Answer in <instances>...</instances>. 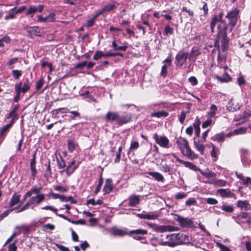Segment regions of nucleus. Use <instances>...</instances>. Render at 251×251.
<instances>
[{
	"label": "nucleus",
	"instance_id": "nucleus-20",
	"mask_svg": "<svg viewBox=\"0 0 251 251\" xmlns=\"http://www.w3.org/2000/svg\"><path fill=\"white\" fill-rule=\"evenodd\" d=\"M119 5V3L116 1H112V2L105 5L103 7V11L107 12L117 8Z\"/></svg>",
	"mask_w": 251,
	"mask_h": 251
},
{
	"label": "nucleus",
	"instance_id": "nucleus-31",
	"mask_svg": "<svg viewBox=\"0 0 251 251\" xmlns=\"http://www.w3.org/2000/svg\"><path fill=\"white\" fill-rule=\"evenodd\" d=\"M42 190V187H33L25 193V197H30L33 194H39Z\"/></svg>",
	"mask_w": 251,
	"mask_h": 251
},
{
	"label": "nucleus",
	"instance_id": "nucleus-35",
	"mask_svg": "<svg viewBox=\"0 0 251 251\" xmlns=\"http://www.w3.org/2000/svg\"><path fill=\"white\" fill-rule=\"evenodd\" d=\"M217 111V106L214 104H212L210 108L209 111L207 113V116L208 117H214L215 116Z\"/></svg>",
	"mask_w": 251,
	"mask_h": 251
},
{
	"label": "nucleus",
	"instance_id": "nucleus-38",
	"mask_svg": "<svg viewBox=\"0 0 251 251\" xmlns=\"http://www.w3.org/2000/svg\"><path fill=\"white\" fill-rule=\"evenodd\" d=\"M11 39L8 36H5L2 38L0 39V47H3L4 44H9L10 43Z\"/></svg>",
	"mask_w": 251,
	"mask_h": 251
},
{
	"label": "nucleus",
	"instance_id": "nucleus-36",
	"mask_svg": "<svg viewBox=\"0 0 251 251\" xmlns=\"http://www.w3.org/2000/svg\"><path fill=\"white\" fill-rule=\"evenodd\" d=\"M218 23H220V21L219 20V19L217 18V17L214 16L211 19V20L210 22V28H211V32L212 33H213L214 32L215 26Z\"/></svg>",
	"mask_w": 251,
	"mask_h": 251
},
{
	"label": "nucleus",
	"instance_id": "nucleus-33",
	"mask_svg": "<svg viewBox=\"0 0 251 251\" xmlns=\"http://www.w3.org/2000/svg\"><path fill=\"white\" fill-rule=\"evenodd\" d=\"M215 77L218 81H220L221 82H227L231 80L230 77L227 74H224L222 77L216 75Z\"/></svg>",
	"mask_w": 251,
	"mask_h": 251
},
{
	"label": "nucleus",
	"instance_id": "nucleus-47",
	"mask_svg": "<svg viewBox=\"0 0 251 251\" xmlns=\"http://www.w3.org/2000/svg\"><path fill=\"white\" fill-rule=\"evenodd\" d=\"M104 54L102 52L97 51L93 56V59L97 60L101 57H104Z\"/></svg>",
	"mask_w": 251,
	"mask_h": 251
},
{
	"label": "nucleus",
	"instance_id": "nucleus-29",
	"mask_svg": "<svg viewBox=\"0 0 251 251\" xmlns=\"http://www.w3.org/2000/svg\"><path fill=\"white\" fill-rule=\"evenodd\" d=\"M20 201V196L15 194L12 197L9 205L11 207H12L16 204H17Z\"/></svg>",
	"mask_w": 251,
	"mask_h": 251
},
{
	"label": "nucleus",
	"instance_id": "nucleus-46",
	"mask_svg": "<svg viewBox=\"0 0 251 251\" xmlns=\"http://www.w3.org/2000/svg\"><path fill=\"white\" fill-rule=\"evenodd\" d=\"M247 128L246 127H240L238 129H235L233 131L234 134H239L244 133L246 132Z\"/></svg>",
	"mask_w": 251,
	"mask_h": 251
},
{
	"label": "nucleus",
	"instance_id": "nucleus-10",
	"mask_svg": "<svg viewBox=\"0 0 251 251\" xmlns=\"http://www.w3.org/2000/svg\"><path fill=\"white\" fill-rule=\"evenodd\" d=\"M24 29L26 31L27 33H29L30 37L32 36H41L42 34V31L41 29L38 26H25L24 27Z\"/></svg>",
	"mask_w": 251,
	"mask_h": 251
},
{
	"label": "nucleus",
	"instance_id": "nucleus-24",
	"mask_svg": "<svg viewBox=\"0 0 251 251\" xmlns=\"http://www.w3.org/2000/svg\"><path fill=\"white\" fill-rule=\"evenodd\" d=\"M194 146L196 148V149L200 151L201 154H203L204 153V151L205 149V146L204 145L201 144L200 140H198V141H196V137L194 138Z\"/></svg>",
	"mask_w": 251,
	"mask_h": 251
},
{
	"label": "nucleus",
	"instance_id": "nucleus-64",
	"mask_svg": "<svg viewBox=\"0 0 251 251\" xmlns=\"http://www.w3.org/2000/svg\"><path fill=\"white\" fill-rule=\"evenodd\" d=\"M56 246L61 251H70V250L68 248H67L65 246H63L62 245L56 244Z\"/></svg>",
	"mask_w": 251,
	"mask_h": 251
},
{
	"label": "nucleus",
	"instance_id": "nucleus-5",
	"mask_svg": "<svg viewBox=\"0 0 251 251\" xmlns=\"http://www.w3.org/2000/svg\"><path fill=\"white\" fill-rule=\"evenodd\" d=\"M177 142L180 145V150L182 152L183 148L186 149V155L188 157L192 159H196L198 157V155L189 147V143L186 139L181 138L177 140Z\"/></svg>",
	"mask_w": 251,
	"mask_h": 251
},
{
	"label": "nucleus",
	"instance_id": "nucleus-44",
	"mask_svg": "<svg viewBox=\"0 0 251 251\" xmlns=\"http://www.w3.org/2000/svg\"><path fill=\"white\" fill-rule=\"evenodd\" d=\"M211 146L212 147V150L211 152V155L212 157L217 158V153L219 152L218 149L216 148L215 146L212 144Z\"/></svg>",
	"mask_w": 251,
	"mask_h": 251
},
{
	"label": "nucleus",
	"instance_id": "nucleus-50",
	"mask_svg": "<svg viewBox=\"0 0 251 251\" xmlns=\"http://www.w3.org/2000/svg\"><path fill=\"white\" fill-rule=\"evenodd\" d=\"M15 208H12L10 209L6 210L4 211L3 213H2L0 215V218L2 219L3 218L6 217L11 212H12Z\"/></svg>",
	"mask_w": 251,
	"mask_h": 251
},
{
	"label": "nucleus",
	"instance_id": "nucleus-45",
	"mask_svg": "<svg viewBox=\"0 0 251 251\" xmlns=\"http://www.w3.org/2000/svg\"><path fill=\"white\" fill-rule=\"evenodd\" d=\"M54 189L57 191L61 192H66L68 190V188L67 187H62L60 185H56L54 186Z\"/></svg>",
	"mask_w": 251,
	"mask_h": 251
},
{
	"label": "nucleus",
	"instance_id": "nucleus-18",
	"mask_svg": "<svg viewBox=\"0 0 251 251\" xmlns=\"http://www.w3.org/2000/svg\"><path fill=\"white\" fill-rule=\"evenodd\" d=\"M138 216L141 219L151 220L157 219L159 217L158 214L153 212L138 214Z\"/></svg>",
	"mask_w": 251,
	"mask_h": 251
},
{
	"label": "nucleus",
	"instance_id": "nucleus-15",
	"mask_svg": "<svg viewBox=\"0 0 251 251\" xmlns=\"http://www.w3.org/2000/svg\"><path fill=\"white\" fill-rule=\"evenodd\" d=\"M217 193L223 198H236L235 195L229 189H219L217 190Z\"/></svg>",
	"mask_w": 251,
	"mask_h": 251
},
{
	"label": "nucleus",
	"instance_id": "nucleus-51",
	"mask_svg": "<svg viewBox=\"0 0 251 251\" xmlns=\"http://www.w3.org/2000/svg\"><path fill=\"white\" fill-rule=\"evenodd\" d=\"M207 203L209 204H216L218 203V201L215 199L209 198L206 199Z\"/></svg>",
	"mask_w": 251,
	"mask_h": 251
},
{
	"label": "nucleus",
	"instance_id": "nucleus-21",
	"mask_svg": "<svg viewBox=\"0 0 251 251\" xmlns=\"http://www.w3.org/2000/svg\"><path fill=\"white\" fill-rule=\"evenodd\" d=\"M42 209L43 210H51L53 212H54V213H56V215H57L58 217H60V218H62L66 220H67L68 221L71 222V220L68 218L67 217L65 216L64 215H63V214H57V209L56 208H54L53 207L51 206H49V205H47V206H44V207H43L42 208Z\"/></svg>",
	"mask_w": 251,
	"mask_h": 251
},
{
	"label": "nucleus",
	"instance_id": "nucleus-60",
	"mask_svg": "<svg viewBox=\"0 0 251 251\" xmlns=\"http://www.w3.org/2000/svg\"><path fill=\"white\" fill-rule=\"evenodd\" d=\"M200 124H201V122H200L199 119L198 117H197L195 119V122L193 124V126L194 127L195 129L200 128Z\"/></svg>",
	"mask_w": 251,
	"mask_h": 251
},
{
	"label": "nucleus",
	"instance_id": "nucleus-52",
	"mask_svg": "<svg viewBox=\"0 0 251 251\" xmlns=\"http://www.w3.org/2000/svg\"><path fill=\"white\" fill-rule=\"evenodd\" d=\"M31 204H30L29 202L28 201L25 205H24L20 209L18 210L17 213L23 212L26 209H27L29 206H30Z\"/></svg>",
	"mask_w": 251,
	"mask_h": 251
},
{
	"label": "nucleus",
	"instance_id": "nucleus-7",
	"mask_svg": "<svg viewBox=\"0 0 251 251\" xmlns=\"http://www.w3.org/2000/svg\"><path fill=\"white\" fill-rule=\"evenodd\" d=\"M235 221L240 225L247 224L251 226V214L250 213L241 212L235 218Z\"/></svg>",
	"mask_w": 251,
	"mask_h": 251
},
{
	"label": "nucleus",
	"instance_id": "nucleus-42",
	"mask_svg": "<svg viewBox=\"0 0 251 251\" xmlns=\"http://www.w3.org/2000/svg\"><path fill=\"white\" fill-rule=\"evenodd\" d=\"M221 208L223 211L228 213H231L234 210L233 207L231 205H223Z\"/></svg>",
	"mask_w": 251,
	"mask_h": 251
},
{
	"label": "nucleus",
	"instance_id": "nucleus-55",
	"mask_svg": "<svg viewBox=\"0 0 251 251\" xmlns=\"http://www.w3.org/2000/svg\"><path fill=\"white\" fill-rule=\"evenodd\" d=\"M243 184L245 186H248L251 185V178L249 177H246L243 180Z\"/></svg>",
	"mask_w": 251,
	"mask_h": 251
},
{
	"label": "nucleus",
	"instance_id": "nucleus-17",
	"mask_svg": "<svg viewBox=\"0 0 251 251\" xmlns=\"http://www.w3.org/2000/svg\"><path fill=\"white\" fill-rule=\"evenodd\" d=\"M201 51L198 47H194L191 51V52L188 54L189 59L192 61L195 62L198 56L201 54Z\"/></svg>",
	"mask_w": 251,
	"mask_h": 251
},
{
	"label": "nucleus",
	"instance_id": "nucleus-26",
	"mask_svg": "<svg viewBox=\"0 0 251 251\" xmlns=\"http://www.w3.org/2000/svg\"><path fill=\"white\" fill-rule=\"evenodd\" d=\"M75 160L72 161L67 166L66 170V173L68 176L73 174L77 166L75 165Z\"/></svg>",
	"mask_w": 251,
	"mask_h": 251
},
{
	"label": "nucleus",
	"instance_id": "nucleus-23",
	"mask_svg": "<svg viewBox=\"0 0 251 251\" xmlns=\"http://www.w3.org/2000/svg\"><path fill=\"white\" fill-rule=\"evenodd\" d=\"M112 188L111 180L107 179L105 180V185L103 188V191L104 192V194L109 193L112 191Z\"/></svg>",
	"mask_w": 251,
	"mask_h": 251
},
{
	"label": "nucleus",
	"instance_id": "nucleus-34",
	"mask_svg": "<svg viewBox=\"0 0 251 251\" xmlns=\"http://www.w3.org/2000/svg\"><path fill=\"white\" fill-rule=\"evenodd\" d=\"M77 146V144L74 139H69L68 141V147L71 152H73Z\"/></svg>",
	"mask_w": 251,
	"mask_h": 251
},
{
	"label": "nucleus",
	"instance_id": "nucleus-59",
	"mask_svg": "<svg viewBox=\"0 0 251 251\" xmlns=\"http://www.w3.org/2000/svg\"><path fill=\"white\" fill-rule=\"evenodd\" d=\"M196 202V201L194 198H190L187 200L185 203L187 205L190 206L194 204Z\"/></svg>",
	"mask_w": 251,
	"mask_h": 251
},
{
	"label": "nucleus",
	"instance_id": "nucleus-43",
	"mask_svg": "<svg viewBox=\"0 0 251 251\" xmlns=\"http://www.w3.org/2000/svg\"><path fill=\"white\" fill-rule=\"evenodd\" d=\"M12 74L15 79H18L20 76H21L22 73V71L18 70H13L12 71Z\"/></svg>",
	"mask_w": 251,
	"mask_h": 251
},
{
	"label": "nucleus",
	"instance_id": "nucleus-57",
	"mask_svg": "<svg viewBox=\"0 0 251 251\" xmlns=\"http://www.w3.org/2000/svg\"><path fill=\"white\" fill-rule=\"evenodd\" d=\"M173 28L171 27L169 25H167L165 28V32L166 34H172L173 33Z\"/></svg>",
	"mask_w": 251,
	"mask_h": 251
},
{
	"label": "nucleus",
	"instance_id": "nucleus-37",
	"mask_svg": "<svg viewBox=\"0 0 251 251\" xmlns=\"http://www.w3.org/2000/svg\"><path fill=\"white\" fill-rule=\"evenodd\" d=\"M168 113L162 111L151 113V116L152 117H156L157 118H160L161 117H166L168 116Z\"/></svg>",
	"mask_w": 251,
	"mask_h": 251
},
{
	"label": "nucleus",
	"instance_id": "nucleus-54",
	"mask_svg": "<svg viewBox=\"0 0 251 251\" xmlns=\"http://www.w3.org/2000/svg\"><path fill=\"white\" fill-rule=\"evenodd\" d=\"M102 184V178H101L100 180H99V183L97 185V187L96 188L95 191H94V193L95 194H97L98 192H99V191H100V188H101V185Z\"/></svg>",
	"mask_w": 251,
	"mask_h": 251
},
{
	"label": "nucleus",
	"instance_id": "nucleus-30",
	"mask_svg": "<svg viewBox=\"0 0 251 251\" xmlns=\"http://www.w3.org/2000/svg\"><path fill=\"white\" fill-rule=\"evenodd\" d=\"M207 183L213 184L218 187H224L226 185L227 182L226 181L222 179H215L214 180L207 182Z\"/></svg>",
	"mask_w": 251,
	"mask_h": 251
},
{
	"label": "nucleus",
	"instance_id": "nucleus-4",
	"mask_svg": "<svg viewBox=\"0 0 251 251\" xmlns=\"http://www.w3.org/2000/svg\"><path fill=\"white\" fill-rule=\"evenodd\" d=\"M110 233L113 236L122 237L125 235L131 234H147L148 231L144 229H138L126 232L125 230L120 229L116 226L112 227L109 229Z\"/></svg>",
	"mask_w": 251,
	"mask_h": 251
},
{
	"label": "nucleus",
	"instance_id": "nucleus-16",
	"mask_svg": "<svg viewBox=\"0 0 251 251\" xmlns=\"http://www.w3.org/2000/svg\"><path fill=\"white\" fill-rule=\"evenodd\" d=\"M172 60L170 58L168 57L163 62L164 65L162 67L160 75L164 77L166 76L167 74V69L172 64Z\"/></svg>",
	"mask_w": 251,
	"mask_h": 251
},
{
	"label": "nucleus",
	"instance_id": "nucleus-63",
	"mask_svg": "<svg viewBox=\"0 0 251 251\" xmlns=\"http://www.w3.org/2000/svg\"><path fill=\"white\" fill-rule=\"evenodd\" d=\"M212 124V120L210 119H208L206 121L203 123L202 124V128H206L208 126H210Z\"/></svg>",
	"mask_w": 251,
	"mask_h": 251
},
{
	"label": "nucleus",
	"instance_id": "nucleus-27",
	"mask_svg": "<svg viewBox=\"0 0 251 251\" xmlns=\"http://www.w3.org/2000/svg\"><path fill=\"white\" fill-rule=\"evenodd\" d=\"M237 205L238 207L245 210L251 209V206L248 202L246 201H239L237 202Z\"/></svg>",
	"mask_w": 251,
	"mask_h": 251
},
{
	"label": "nucleus",
	"instance_id": "nucleus-19",
	"mask_svg": "<svg viewBox=\"0 0 251 251\" xmlns=\"http://www.w3.org/2000/svg\"><path fill=\"white\" fill-rule=\"evenodd\" d=\"M227 108L230 112H233L239 109L240 105L237 101L231 100L228 103Z\"/></svg>",
	"mask_w": 251,
	"mask_h": 251
},
{
	"label": "nucleus",
	"instance_id": "nucleus-25",
	"mask_svg": "<svg viewBox=\"0 0 251 251\" xmlns=\"http://www.w3.org/2000/svg\"><path fill=\"white\" fill-rule=\"evenodd\" d=\"M147 174L150 175L151 176H152L155 180H156L158 181H164V177L159 173L156 172H149L147 173Z\"/></svg>",
	"mask_w": 251,
	"mask_h": 251
},
{
	"label": "nucleus",
	"instance_id": "nucleus-6",
	"mask_svg": "<svg viewBox=\"0 0 251 251\" xmlns=\"http://www.w3.org/2000/svg\"><path fill=\"white\" fill-rule=\"evenodd\" d=\"M239 10L237 8L229 11L226 18L229 21L228 25L231 26L230 31H231L233 27L236 25L239 17Z\"/></svg>",
	"mask_w": 251,
	"mask_h": 251
},
{
	"label": "nucleus",
	"instance_id": "nucleus-12",
	"mask_svg": "<svg viewBox=\"0 0 251 251\" xmlns=\"http://www.w3.org/2000/svg\"><path fill=\"white\" fill-rule=\"evenodd\" d=\"M176 220L179 223L180 226L182 227H191L193 224L191 219L187 218H184L180 216H177Z\"/></svg>",
	"mask_w": 251,
	"mask_h": 251
},
{
	"label": "nucleus",
	"instance_id": "nucleus-11",
	"mask_svg": "<svg viewBox=\"0 0 251 251\" xmlns=\"http://www.w3.org/2000/svg\"><path fill=\"white\" fill-rule=\"evenodd\" d=\"M43 5H39L38 6L35 5H29V8L26 12V15H30L31 18L33 17L34 14L37 12H42L44 9Z\"/></svg>",
	"mask_w": 251,
	"mask_h": 251
},
{
	"label": "nucleus",
	"instance_id": "nucleus-9",
	"mask_svg": "<svg viewBox=\"0 0 251 251\" xmlns=\"http://www.w3.org/2000/svg\"><path fill=\"white\" fill-rule=\"evenodd\" d=\"M153 137L156 143L160 146L164 148H168L169 140L166 136H159L157 133H155L153 134Z\"/></svg>",
	"mask_w": 251,
	"mask_h": 251
},
{
	"label": "nucleus",
	"instance_id": "nucleus-40",
	"mask_svg": "<svg viewBox=\"0 0 251 251\" xmlns=\"http://www.w3.org/2000/svg\"><path fill=\"white\" fill-rule=\"evenodd\" d=\"M200 172L202 175L207 178L214 177L216 176V174L213 172H204L202 171Z\"/></svg>",
	"mask_w": 251,
	"mask_h": 251
},
{
	"label": "nucleus",
	"instance_id": "nucleus-8",
	"mask_svg": "<svg viewBox=\"0 0 251 251\" xmlns=\"http://www.w3.org/2000/svg\"><path fill=\"white\" fill-rule=\"evenodd\" d=\"M188 57L187 52L183 51H179L176 55L175 63L177 66L181 67L186 62V59Z\"/></svg>",
	"mask_w": 251,
	"mask_h": 251
},
{
	"label": "nucleus",
	"instance_id": "nucleus-48",
	"mask_svg": "<svg viewBox=\"0 0 251 251\" xmlns=\"http://www.w3.org/2000/svg\"><path fill=\"white\" fill-rule=\"evenodd\" d=\"M51 169L50 167V163L48 164L47 168L46 169V172L45 173L44 176L45 177L48 179L49 177L51 176Z\"/></svg>",
	"mask_w": 251,
	"mask_h": 251
},
{
	"label": "nucleus",
	"instance_id": "nucleus-56",
	"mask_svg": "<svg viewBox=\"0 0 251 251\" xmlns=\"http://www.w3.org/2000/svg\"><path fill=\"white\" fill-rule=\"evenodd\" d=\"M7 118H12V119H13V120H14L16 119H17L18 118L17 117V112L12 110L10 112L9 116L7 117Z\"/></svg>",
	"mask_w": 251,
	"mask_h": 251
},
{
	"label": "nucleus",
	"instance_id": "nucleus-58",
	"mask_svg": "<svg viewBox=\"0 0 251 251\" xmlns=\"http://www.w3.org/2000/svg\"><path fill=\"white\" fill-rule=\"evenodd\" d=\"M186 114L184 111H181L179 115V121L182 124L185 119Z\"/></svg>",
	"mask_w": 251,
	"mask_h": 251
},
{
	"label": "nucleus",
	"instance_id": "nucleus-13",
	"mask_svg": "<svg viewBox=\"0 0 251 251\" xmlns=\"http://www.w3.org/2000/svg\"><path fill=\"white\" fill-rule=\"evenodd\" d=\"M178 228L177 227H175L172 226H157L156 227V232H171L174 231H177L178 230Z\"/></svg>",
	"mask_w": 251,
	"mask_h": 251
},
{
	"label": "nucleus",
	"instance_id": "nucleus-39",
	"mask_svg": "<svg viewBox=\"0 0 251 251\" xmlns=\"http://www.w3.org/2000/svg\"><path fill=\"white\" fill-rule=\"evenodd\" d=\"M30 88V83L28 79H25V81L24 82L23 86L21 89V92L23 93H25L27 91L29 90Z\"/></svg>",
	"mask_w": 251,
	"mask_h": 251
},
{
	"label": "nucleus",
	"instance_id": "nucleus-14",
	"mask_svg": "<svg viewBox=\"0 0 251 251\" xmlns=\"http://www.w3.org/2000/svg\"><path fill=\"white\" fill-rule=\"evenodd\" d=\"M45 199V195L44 194H40L36 195L35 196L31 197L28 201L31 205H35L40 203L42 201H44Z\"/></svg>",
	"mask_w": 251,
	"mask_h": 251
},
{
	"label": "nucleus",
	"instance_id": "nucleus-32",
	"mask_svg": "<svg viewBox=\"0 0 251 251\" xmlns=\"http://www.w3.org/2000/svg\"><path fill=\"white\" fill-rule=\"evenodd\" d=\"M225 138L226 135L223 133H220L213 136L211 139L213 141H216L220 143L223 142Z\"/></svg>",
	"mask_w": 251,
	"mask_h": 251
},
{
	"label": "nucleus",
	"instance_id": "nucleus-22",
	"mask_svg": "<svg viewBox=\"0 0 251 251\" xmlns=\"http://www.w3.org/2000/svg\"><path fill=\"white\" fill-rule=\"evenodd\" d=\"M140 197L139 196L132 195L129 198V205L136 206L139 203Z\"/></svg>",
	"mask_w": 251,
	"mask_h": 251
},
{
	"label": "nucleus",
	"instance_id": "nucleus-1",
	"mask_svg": "<svg viewBox=\"0 0 251 251\" xmlns=\"http://www.w3.org/2000/svg\"><path fill=\"white\" fill-rule=\"evenodd\" d=\"M223 15V12H221L218 15H215L220 21V23H219L217 26L218 29V35L215 44V45L219 47V44L220 41L222 44V50H226L228 48V39L227 37L226 25L225 21L222 20Z\"/></svg>",
	"mask_w": 251,
	"mask_h": 251
},
{
	"label": "nucleus",
	"instance_id": "nucleus-3",
	"mask_svg": "<svg viewBox=\"0 0 251 251\" xmlns=\"http://www.w3.org/2000/svg\"><path fill=\"white\" fill-rule=\"evenodd\" d=\"M184 237H185V235L180 233L169 234L166 237V241L161 240L159 244L164 246L175 247L182 244Z\"/></svg>",
	"mask_w": 251,
	"mask_h": 251
},
{
	"label": "nucleus",
	"instance_id": "nucleus-53",
	"mask_svg": "<svg viewBox=\"0 0 251 251\" xmlns=\"http://www.w3.org/2000/svg\"><path fill=\"white\" fill-rule=\"evenodd\" d=\"M9 128V126H8L7 125L3 126L0 130V136H2L4 133L8 130Z\"/></svg>",
	"mask_w": 251,
	"mask_h": 251
},
{
	"label": "nucleus",
	"instance_id": "nucleus-2",
	"mask_svg": "<svg viewBox=\"0 0 251 251\" xmlns=\"http://www.w3.org/2000/svg\"><path fill=\"white\" fill-rule=\"evenodd\" d=\"M105 119L106 122H108L115 121L118 125L122 126L130 122L131 117L129 114L120 117L117 112L108 111L105 115Z\"/></svg>",
	"mask_w": 251,
	"mask_h": 251
},
{
	"label": "nucleus",
	"instance_id": "nucleus-28",
	"mask_svg": "<svg viewBox=\"0 0 251 251\" xmlns=\"http://www.w3.org/2000/svg\"><path fill=\"white\" fill-rule=\"evenodd\" d=\"M177 161L183 164L185 167L189 168L192 170L197 171L199 170L196 165L190 162L185 161L180 159H177Z\"/></svg>",
	"mask_w": 251,
	"mask_h": 251
},
{
	"label": "nucleus",
	"instance_id": "nucleus-62",
	"mask_svg": "<svg viewBox=\"0 0 251 251\" xmlns=\"http://www.w3.org/2000/svg\"><path fill=\"white\" fill-rule=\"evenodd\" d=\"M16 241L13 244H11L8 246L9 251H17V247L15 245Z\"/></svg>",
	"mask_w": 251,
	"mask_h": 251
},
{
	"label": "nucleus",
	"instance_id": "nucleus-49",
	"mask_svg": "<svg viewBox=\"0 0 251 251\" xmlns=\"http://www.w3.org/2000/svg\"><path fill=\"white\" fill-rule=\"evenodd\" d=\"M170 167L166 164H163L161 166L160 168V170L165 173H168L170 171Z\"/></svg>",
	"mask_w": 251,
	"mask_h": 251
},
{
	"label": "nucleus",
	"instance_id": "nucleus-41",
	"mask_svg": "<svg viewBox=\"0 0 251 251\" xmlns=\"http://www.w3.org/2000/svg\"><path fill=\"white\" fill-rule=\"evenodd\" d=\"M112 46L114 48L115 50H122L123 51H126L127 48L126 46H118L115 41L112 42Z\"/></svg>",
	"mask_w": 251,
	"mask_h": 251
},
{
	"label": "nucleus",
	"instance_id": "nucleus-61",
	"mask_svg": "<svg viewBox=\"0 0 251 251\" xmlns=\"http://www.w3.org/2000/svg\"><path fill=\"white\" fill-rule=\"evenodd\" d=\"M139 147V143L137 141H135V142H132L131 144V145H130V150H134V149H138Z\"/></svg>",
	"mask_w": 251,
	"mask_h": 251
}]
</instances>
